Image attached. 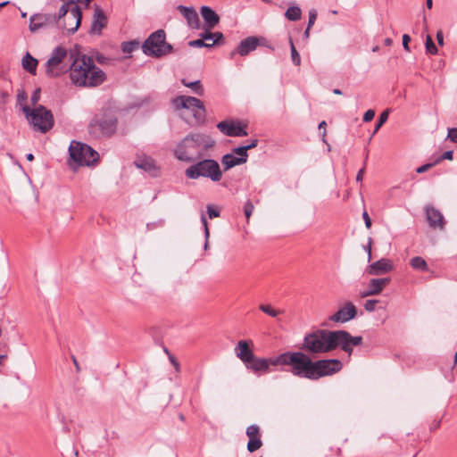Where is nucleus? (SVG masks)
Wrapping results in <instances>:
<instances>
[{"label": "nucleus", "mask_w": 457, "mask_h": 457, "mask_svg": "<svg viewBox=\"0 0 457 457\" xmlns=\"http://www.w3.org/2000/svg\"><path fill=\"white\" fill-rule=\"evenodd\" d=\"M200 12L207 29H212L218 25L220 17L211 7L203 5L200 9Z\"/></svg>", "instance_id": "24"}, {"label": "nucleus", "mask_w": 457, "mask_h": 457, "mask_svg": "<svg viewBox=\"0 0 457 457\" xmlns=\"http://www.w3.org/2000/svg\"><path fill=\"white\" fill-rule=\"evenodd\" d=\"M394 266L389 259L382 258L367 268V272L370 275L378 276L386 274L393 270Z\"/></svg>", "instance_id": "21"}, {"label": "nucleus", "mask_w": 457, "mask_h": 457, "mask_svg": "<svg viewBox=\"0 0 457 457\" xmlns=\"http://www.w3.org/2000/svg\"><path fill=\"white\" fill-rule=\"evenodd\" d=\"M411 41V37L408 34H404L403 36V46L406 51H410L409 43Z\"/></svg>", "instance_id": "55"}, {"label": "nucleus", "mask_w": 457, "mask_h": 457, "mask_svg": "<svg viewBox=\"0 0 457 457\" xmlns=\"http://www.w3.org/2000/svg\"><path fill=\"white\" fill-rule=\"evenodd\" d=\"M176 108H183L192 112L197 122H203L205 119V108L201 100L189 96H179L173 99Z\"/></svg>", "instance_id": "10"}, {"label": "nucleus", "mask_w": 457, "mask_h": 457, "mask_svg": "<svg viewBox=\"0 0 457 457\" xmlns=\"http://www.w3.org/2000/svg\"><path fill=\"white\" fill-rule=\"evenodd\" d=\"M389 278H372L369 282L368 289L361 294V297L377 295L382 292L384 287L389 283Z\"/></svg>", "instance_id": "22"}, {"label": "nucleus", "mask_w": 457, "mask_h": 457, "mask_svg": "<svg viewBox=\"0 0 457 457\" xmlns=\"http://www.w3.org/2000/svg\"><path fill=\"white\" fill-rule=\"evenodd\" d=\"M290 47H291L292 62L295 65H300L301 58H300V55H299L298 52L296 51L295 46V45H294L292 40H290Z\"/></svg>", "instance_id": "43"}, {"label": "nucleus", "mask_w": 457, "mask_h": 457, "mask_svg": "<svg viewBox=\"0 0 457 457\" xmlns=\"http://www.w3.org/2000/svg\"><path fill=\"white\" fill-rule=\"evenodd\" d=\"M55 23H57L56 14L36 13L30 16L29 27V30L34 33Z\"/></svg>", "instance_id": "15"}, {"label": "nucleus", "mask_w": 457, "mask_h": 457, "mask_svg": "<svg viewBox=\"0 0 457 457\" xmlns=\"http://www.w3.org/2000/svg\"><path fill=\"white\" fill-rule=\"evenodd\" d=\"M303 348L314 353V332H310L305 336Z\"/></svg>", "instance_id": "32"}, {"label": "nucleus", "mask_w": 457, "mask_h": 457, "mask_svg": "<svg viewBox=\"0 0 457 457\" xmlns=\"http://www.w3.org/2000/svg\"><path fill=\"white\" fill-rule=\"evenodd\" d=\"M67 56L65 48L55 47L46 63V74L50 78L59 77L66 71V67L62 64L63 60Z\"/></svg>", "instance_id": "11"}, {"label": "nucleus", "mask_w": 457, "mask_h": 457, "mask_svg": "<svg viewBox=\"0 0 457 457\" xmlns=\"http://www.w3.org/2000/svg\"><path fill=\"white\" fill-rule=\"evenodd\" d=\"M207 213L210 219L217 218L220 216V211L215 209L212 205H207Z\"/></svg>", "instance_id": "49"}, {"label": "nucleus", "mask_w": 457, "mask_h": 457, "mask_svg": "<svg viewBox=\"0 0 457 457\" xmlns=\"http://www.w3.org/2000/svg\"><path fill=\"white\" fill-rule=\"evenodd\" d=\"M63 2V4L60 7L58 12L57 21L60 20L62 17L65 16L69 12L70 15L69 18L74 21L75 24L73 27L66 28L68 32L71 34L75 33L80 23H81V12L79 7L75 4L74 0H62Z\"/></svg>", "instance_id": "12"}, {"label": "nucleus", "mask_w": 457, "mask_h": 457, "mask_svg": "<svg viewBox=\"0 0 457 457\" xmlns=\"http://www.w3.org/2000/svg\"><path fill=\"white\" fill-rule=\"evenodd\" d=\"M447 137L453 143H457V128L448 129Z\"/></svg>", "instance_id": "50"}, {"label": "nucleus", "mask_w": 457, "mask_h": 457, "mask_svg": "<svg viewBox=\"0 0 457 457\" xmlns=\"http://www.w3.org/2000/svg\"><path fill=\"white\" fill-rule=\"evenodd\" d=\"M231 154H233L234 155L237 154V158H245V162H247L248 154L247 148L245 147V145L234 148Z\"/></svg>", "instance_id": "41"}, {"label": "nucleus", "mask_w": 457, "mask_h": 457, "mask_svg": "<svg viewBox=\"0 0 457 457\" xmlns=\"http://www.w3.org/2000/svg\"><path fill=\"white\" fill-rule=\"evenodd\" d=\"M326 126H327V123H326V121L323 120L318 125V129L320 132V137H321L322 142L327 145V150H328V152H329L330 145L328 144V142L326 140Z\"/></svg>", "instance_id": "40"}, {"label": "nucleus", "mask_w": 457, "mask_h": 457, "mask_svg": "<svg viewBox=\"0 0 457 457\" xmlns=\"http://www.w3.org/2000/svg\"><path fill=\"white\" fill-rule=\"evenodd\" d=\"M70 77L76 86L90 87L101 85L106 79L93 58L86 54H79L75 58L70 68Z\"/></svg>", "instance_id": "2"}, {"label": "nucleus", "mask_w": 457, "mask_h": 457, "mask_svg": "<svg viewBox=\"0 0 457 457\" xmlns=\"http://www.w3.org/2000/svg\"><path fill=\"white\" fill-rule=\"evenodd\" d=\"M424 211L429 228L439 230L445 229L446 221L444 215L438 209L431 204H427Z\"/></svg>", "instance_id": "14"}, {"label": "nucleus", "mask_w": 457, "mask_h": 457, "mask_svg": "<svg viewBox=\"0 0 457 457\" xmlns=\"http://www.w3.org/2000/svg\"><path fill=\"white\" fill-rule=\"evenodd\" d=\"M182 84L185 86V87H187L189 88H191V90L193 91V93L198 95V96H203L204 94V88H203V86L201 84V81L200 80H195V81H192V82H187L185 79H183L181 80Z\"/></svg>", "instance_id": "30"}, {"label": "nucleus", "mask_w": 457, "mask_h": 457, "mask_svg": "<svg viewBox=\"0 0 457 457\" xmlns=\"http://www.w3.org/2000/svg\"><path fill=\"white\" fill-rule=\"evenodd\" d=\"M273 366L287 365L293 375L300 378L314 379V361L302 352H286L272 361Z\"/></svg>", "instance_id": "4"}, {"label": "nucleus", "mask_w": 457, "mask_h": 457, "mask_svg": "<svg viewBox=\"0 0 457 457\" xmlns=\"http://www.w3.org/2000/svg\"><path fill=\"white\" fill-rule=\"evenodd\" d=\"M170 361L172 363V365L174 366V368L176 369V370L179 371V363L176 360V358L173 356H170Z\"/></svg>", "instance_id": "62"}, {"label": "nucleus", "mask_w": 457, "mask_h": 457, "mask_svg": "<svg viewBox=\"0 0 457 457\" xmlns=\"http://www.w3.org/2000/svg\"><path fill=\"white\" fill-rule=\"evenodd\" d=\"M312 25H314V10L309 12L308 26L303 33V40H306L310 37V29Z\"/></svg>", "instance_id": "42"}, {"label": "nucleus", "mask_w": 457, "mask_h": 457, "mask_svg": "<svg viewBox=\"0 0 457 457\" xmlns=\"http://www.w3.org/2000/svg\"><path fill=\"white\" fill-rule=\"evenodd\" d=\"M27 93L23 89L18 90L16 96L17 104L21 105V107L22 108L23 105H26L24 103L27 100Z\"/></svg>", "instance_id": "45"}, {"label": "nucleus", "mask_w": 457, "mask_h": 457, "mask_svg": "<svg viewBox=\"0 0 457 457\" xmlns=\"http://www.w3.org/2000/svg\"><path fill=\"white\" fill-rule=\"evenodd\" d=\"M374 116H375V112L373 110L370 109L365 112L362 120L364 122H369L373 120Z\"/></svg>", "instance_id": "52"}, {"label": "nucleus", "mask_w": 457, "mask_h": 457, "mask_svg": "<svg viewBox=\"0 0 457 457\" xmlns=\"http://www.w3.org/2000/svg\"><path fill=\"white\" fill-rule=\"evenodd\" d=\"M257 145H258V139L253 138L250 141V143L248 145H245V147H246L247 151H248V150H251V149L256 147Z\"/></svg>", "instance_id": "59"}, {"label": "nucleus", "mask_w": 457, "mask_h": 457, "mask_svg": "<svg viewBox=\"0 0 457 457\" xmlns=\"http://www.w3.org/2000/svg\"><path fill=\"white\" fill-rule=\"evenodd\" d=\"M221 163L224 166V170L227 171L237 165L245 163V158H237L233 154H226L221 158Z\"/></svg>", "instance_id": "27"}, {"label": "nucleus", "mask_w": 457, "mask_h": 457, "mask_svg": "<svg viewBox=\"0 0 457 457\" xmlns=\"http://www.w3.org/2000/svg\"><path fill=\"white\" fill-rule=\"evenodd\" d=\"M107 22L108 19L103 9L98 5H95L89 32L95 35H101L102 29L106 27Z\"/></svg>", "instance_id": "18"}, {"label": "nucleus", "mask_w": 457, "mask_h": 457, "mask_svg": "<svg viewBox=\"0 0 457 457\" xmlns=\"http://www.w3.org/2000/svg\"><path fill=\"white\" fill-rule=\"evenodd\" d=\"M357 315V309L352 302H346L345 305L336 312L329 320L333 322L345 323Z\"/></svg>", "instance_id": "16"}, {"label": "nucleus", "mask_w": 457, "mask_h": 457, "mask_svg": "<svg viewBox=\"0 0 457 457\" xmlns=\"http://www.w3.org/2000/svg\"><path fill=\"white\" fill-rule=\"evenodd\" d=\"M388 116H389V110L388 109L385 110L379 115V118L377 120V123H376L373 134L377 133L378 131V129L383 126V124L386 122V120H388Z\"/></svg>", "instance_id": "34"}, {"label": "nucleus", "mask_w": 457, "mask_h": 457, "mask_svg": "<svg viewBox=\"0 0 457 457\" xmlns=\"http://www.w3.org/2000/svg\"><path fill=\"white\" fill-rule=\"evenodd\" d=\"M301 13V9L298 6H291L286 11L285 17L289 21H295L300 20Z\"/></svg>", "instance_id": "31"}, {"label": "nucleus", "mask_w": 457, "mask_h": 457, "mask_svg": "<svg viewBox=\"0 0 457 457\" xmlns=\"http://www.w3.org/2000/svg\"><path fill=\"white\" fill-rule=\"evenodd\" d=\"M117 118L112 113L96 114L88 126L89 134L95 138L109 137L117 129Z\"/></svg>", "instance_id": "8"}, {"label": "nucleus", "mask_w": 457, "mask_h": 457, "mask_svg": "<svg viewBox=\"0 0 457 457\" xmlns=\"http://www.w3.org/2000/svg\"><path fill=\"white\" fill-rule=\"evenodd\" d=\"M71 159L79 166H91L97 163L99 154L91 146L78 141H71L69 146Z\"/></svg>", "instance_id": "9"}, {"label": "nucleus", "mask_w": 457, "mask_h": 457, "mask_svg": "<svg viewBox=\"0 0 457 457\" xmlns=\"http://www.w3.org/2000/svg\"><path fill=\"white\" fill-rule=\"evenodd\" d=\"M38 64L37 59L34 58L29 52L25 54L21 60V66L23 70L31 75L37 74V67Z\"/></svg>", "instance_id": "26"}, {"label": "nucleus", "mask_w": 457, "mask_h": 457, "mask_svg": "<svg viewBox=\"0 0 457 457\" xmlns=\"http://www.w3.org/2000/svg\"><path fill=\"white\" fill-rule=\"evenodd\" d=\"M441 425V420H434L433 423L430 425V431H435Z\"/></svg>", "instance_id": "60"}, {"label": "nucleus", "mask_w": 457, "mask_h": 457, "mask_svg": "<svg viewBox=\"0 0 457 457\" xmlns=\"http://www.w3.org/2000/svg\"><path fill=\"white\" fill-rule=\"evenodd\" d=\"M364 171H365V167H362V168L358 171V173H357V175H356V181H358V182H361V181H362Z\"/></svg>", "instance_id": "61"}, {"label": "nucleus", "mask_w": 457, "mask_h": 457, "mask_svg": "<svg viewBox=\"0 0 457 457\" xmlns=\"http://www.w3.org/2000/svg\"><path fill=\"white\" fill-rule=\"evenodd\" d=\"M436 40L439 45L442 46L444 44V36L441 30L436 33Z\"/></svg>", "instance_id": "64"}, {"label": "nucleus", "mask_w": 457, "mask_h": 457, "mask_svg": "<svg viewBox=\"0 0 457 457\" xmlns=\"http://www.w3.org/2000/svg\"><path fill=\"white\" fill-rule=\"evenodd\" d=\"M217 128L221 133L228 137H245L248 135L245 127H242L239 122L220 121L217 124Z\"/></svg>", "instance_id": "17"}, {"label": "nucleus", "mask_w": 457, "mask_h": 457, "mask_svg": "<svg viewBox=\"0 0 457 457\" xmlns=\"http://www.w3.org/2000/svg\"><path fill=\"white\" fill-rule=\"evenodd\" d=\"M371 243H372V239H371V237H369L368 245L364 247L365 251L368 253V261L369 262L371 260Z\"/></svg>", "instance_id": "58"}, {"label": "nucleus", "mask_w": 457, "mask_h": 457, "mask_svg": "<svg viewBox=\"0 0 457 457\" xmlns=\"http://www.w3.org/2000/svg\"><path fill=\"white\" fill-rule=\"evenodd\" d=\"M201 221L203 223L204 230V237H205L204 249L206 250L209 245L208 238L210 237V231H209V228H208L207 219L204 213L201 215Z\"/></svg>", "instance_id": "38"}, {"label": "nucleus", "mask_w": 457, "mask_h": 457, "mask_svg": "<svg viewBox=\"0 0 457 457\" xmlns=\"http://www.w3.org/2000/svg\"><path fill=\"white\" fill-rule=\"evenodd\" d=\"M262 445V442L261 440V437L257 438H249V441L247 443V450L250 453H253L254 451L261 448Z\"/></svg>", "instance_id": "33"}, {"label": "nucleus", "mask_w": 457, "mask_h": 457, "mask_svg": "<svg viewBox=\"0 0 457 457\" xmlns=\"http://www.w3.org/2000/svg\"><path fill=\"white\" fill-rule=\"evenodd\" d=\"M138 46V43L136 42V41H129V42H124L122 44V46H121V49L124 53L126 54H130L132 53L133 51H135Z\"/></svg>", "instance_id": "37"}, {"label": "nucleus", "mask_w": 457, "mask_h": 457, "mask_svg": "<svg viewBox=\"0 0 457 457\" xmlns=\"http://www.w3.org/2000/svg\"><path fill=\"white\" fill-rule=\"evenodd\" d=\"M253 345L252 340H240L235 347L236 356L241 360L244 364L249 362V361L254 356V353L251 348Z\"/></svg>", "instance_id": "19"}, {"label": "nucleus", "mask_w": 457, "mask_h": 457, "mask_svg": "<svg viewBox=\"0 0 457 457\" xmlns=\"http://www.w3.org/2000/svg\"><path fill=\"white\" fill-rule=\"evenodd\" d=\"M272 361L273 359L259 358L254 355L245 366L254 373H266L269 372Z\"/></svg>", "instance_id": "20"}, {"label": "nucleus", "mask_w": 457, "mask_h": 457, "mask_svg": "<svg viewBox=\"0 0 457 457\" xmlns=\"http://www.w3.org/2000/svg\"><path fill=\"white\" fill-rule=\"evenodd\" d=\"M436 163L434 162H430V163H426L424 165H421L420 167H418L416 169V172L417 173H423V172H426L427 170H428L430 168H432L433 166H435Z\"/></svg>", "instance_id": "51"}, {"label": "nucleus", "mask_w": 457, "mask_h": 457, "mask_svg": "<svg viewBox=\"0 0 457 457\" xmlns=\"http://www.w3.org/2000/svg\"><path fill=\"white\" fill-rule=\"evenodd\" d=\"M215 140L209 135L192 133L185 137L174 150L175 157L184 162L193 163L204 157L205 153L213 147Z\"/></svg>", "instance_id": "3"}, {"label": "nucleus", "mask_w": 457, "mask_h": 457, "mask_svg": "<svg viewBox=\"0 0 457 457\" xmlns=\"http://www.w3.org/2000/svg\"><path fill=\"white\" fill-rule=\"evenodd\" d=\"M362 218L364 220L366 228H370V227H371V220H370V216H369L367 212H364L362 213Z\"/></svg>", "instance_id": "57"}, {"label": "nucleus", "mask_w": 457, "mask_h": 457, "mask_svg": "<svg viewBox=\"0 0 457 457\" xmlns=\"http://www.w3.org/2000/svg\"><path fill=\"white\" fill-rule=\"evenodd\" d=\"M453 159V151H445L441 156L437 157L435 163H439L443 160L452 161Z\"/></svg>", "instance_id": "48"}, {"label": "nucleus", "mask_w": 457, "mask_h": 457, "mask_svg": "<svg viewBox=\"0 0 457 457\" xmlns=\"http://www.w3.org/2000/svg\"><path fill=\"white\" fill-rule=\"evenodd\" d=\"M166 35L163 29L153 32L143 43L142 50L148 56L159 58L170 54L173 47L166 42Z\"/></svg>", "instance_id": "7"}, {"label": "nucleus", "mask_w": 457, "mask_h": 457, "mask_svg": "<svg viewBox=\"0 0 457 457\" xmlns=\"http://www.w3.org/2000/svg\"><path fill=\"white\" fill-rule=\"evenodd\" d=\"M410 265L413 270L420 271H428V266L424 258L420 256L412 257L410 260Z\"/></svg>", "instance_id": "29"}, {"label": "nucleus", "mask_w": 457, "mask_h": 457, "mask_svg": "<svg viewBox=\"0 0 457 457\" xmlns=\"http://www.w3.org/2000/svg\"><path fill=\"white\" fill-rule=\"evenodd\" d=\"M246 435L249 438L261 437L260 428L257 425H251L246 428Z\"/></svg>", "instance_id": "36"}, {"label": "nucleus", "mask_w": 457, "mask_h": 457, "mask_svg": "<svg viewBox=\"0 0 457 457\" xmlns=\"http://www.w3.org/2000/svg\"><path fill=\"white\" fill-rule=\"evenodd\" d=\"M258 46V38L255 37H248L242 40L235 51L231 53V56L235 54H238L241 56L247 55L250 52L256 49Z\"/></svg>", "instance_id": "23"}, {"label": "nucleus", "mask_w": 457, "mask_h": 457, "mask_svg": "<svg viewBox=\"0 0 457 457\" xmlns=\"http://www.w3.org/2000/svg\"><path fill=\"white\" fill-rule=\"evenodd\" d=\"M259 309L263 312L264 313L268 314L269 316L270 317H277L278 315H279L280 313H282L281 311H278V310H275L273 308H271L270 305L269 304H261L259 306Z\"/></svg>", "instance_id": "35"}, {"label": "nucleus", "mask_w": 457, "mask_h": 457, "mask_svg": "<svg viewBox=\"0 0 457 457\" xmlns=\"http://www.w3.org/2000/svg\"><path fill=\"white\" fill-rule=\"evenodd\" d=\"M185 175L190 179L205 178L212 182H219L222 179V170L217 161L203 157L187 167Z\"/></svg>", "instance_id": "5"}, {"label": "nucleus", "mask_w": 457, "mask_h": 457, "mask_svg": "<svg viewBox=\"0 0 457 457\" xmlns=\"http://www.w3.org/2000/svg\"><path fill=\"white\" fill-rule=\"evenodd\" d=\"M135 163L137 168L144 170L152 176H156L158 173V169L155 166L154 161L151 158H144L137 161Z\"/></svg>", "instance_id": "28"}, {"label": "nucleus", "mask_w": 457, "mask_h": 457, "mask_svg": "<svg viewBox=\"0 0 457 457\" xmlns=\"http://www.w3.org/2000/svg\"><path fill=\"white\" fill-rule=\"evenodd\" d=\"M343 363L339 359H323L316 361V378L332 376L339 372Z\"/></svg>", "instance_id": "13"}, {"label": "nucleus", "mask_w": 457, "mask_h": 457, "mask_svg": "<svg viewBox=\"0 0 457 457\" xmlns=\"http://www.w3.org/2000/svg\"><path fill=\"white\" fill-rule=\"evenodd\" d=\"M10 95L7 91H0V103L5 104L8 103Z\"/></svg>", "instance_id": "54"}, {"label": "nucleus", "mask_w": 457, "mask_h": 457, "mask_svg": "<svg viewBox=\"0 0 457 457\" xmlns=\"http://www.w3.org/2000/svg\"><path fill=\"white\" fill-rule=\"evenodd\" d=\"M425 45H426V51L428 54H436L437 53V47L436 46V45L430 36H427Z\"/></svg>", "instance_id": "39"}, {"label": "nucleus", "mask_w": 457, "mask_h": 457, "mask_svg": "<svg viewBox=\"0 0 457 457\" xmlns=\"http://www.w3.org/2000/svg\"><path fill=\"white\" fill-rule=\"evenodd\" d=\"M40 99V88H37L31 97H30V101L32 103V104H36Z\"/></svg>", "instance_id": "53"}, {"label": "nucleus", "mask_w": 457, "mask_h": 457, "mask_svg": "<svg viewBox=\"0 0 457 457\" xmlns=\"http://www.w3.org/2000/svg\"><path fill=\"white\" fill-rule=\"evenodd\" d=\"M22 112L35 131L46 133L54 127V115L44 105H37L33 109L28 105H23Z\"/></svg>", "instance_id": "6"}, {"label": "nucleus", "mask_w": 457, "mask_h": 457, "mask_svg": "<svg viewBox=\"0 0 457 457\" xmlns=\"http://www.w3.org/2000/svg\"><path fill=\"white\" fill-rule=\"evenodd\" d=\"M214 35H215V37L212 40V43H214V44L218 43L220 39L223 38V35L221 32H214Z\"/></svg>", "instance_id": "63"}, {"label": "nucleus", "mask_w": 457, "mask_h": 457, "mask_svg": "<svg viewBox=\"0 0 457 457\" xmlns=\"http://www.w3.org/2000/svg\"><path fill=\"white\" fill-rule=\"evenodd\" d=\"M253 209H254V207L251 201L245 202V204L244 205V212H245V215L247 220H249V218L251 217V215L253 212Z\"/></svg>", "instance_id": "47"}, {"label": "nucleus", "mask_w": 457, "mask_h": 457, "mask_svg": "<svg viewBox=\"0 0 457 457\" xmlns=\"http://www.w3.org/2000/svg\"><path fill=\"white\" fill-rule=\"evenodd\" d=\"M378 303H379V301L377 299L367 300L364 303V309L370 312H373Z\"/></svg>", "instance_id": "46"}, {"label": "nucleus", "mask_w": 457, "mask_h": 457, "mask_svg": "<svg viewBox=\"0 0 457 457\" xmlns=\"http://www.w3.org/2000/svg\"><path fill=\"white\" fill-rule=\"evenodd\" d=\"M178 9L179 10L180 13L184 16V18L187 20V22L189 27H191L192 29L200 28L198 14L193 7L179 5Z\"/></svg>", "instance_id": "25"}, {"label": "nucleus", "mask_w": 457, "mask_h": 457, "mask_svg": "<svg viewBox=\"0 0 457 457\" xmlns=\"http://www.w3.org/2000/svg\"><path fill=\"white\" fill-rule=\"evenodd\" d=\"M362 342V337L352 336L346 330H316V353H328L340 349L350 360L353 347L361 345Z\"/></svg>", "instance_id": "1"}, {"label": "nucleus", "mask_w": 457, "mask_h": 457, "mask_svg": "<svg viewBox=\"0 0 457 457\" xmlns=\"http://www.w3.org/2000/svg\"><path fill=\"white\" fill-rule=\"evenodd\" d=\"M201 38L204 41V40H213L215 35L214 33L212 32H210V31H206V32H204L202 33L201 35Z\"/></svg>", "instance_id": "56"}, {"label": "nucleus", "mask_w": 457, "mask_h": 457, "mask_svg": "<svg viewBox=\"0 0 457 457\" xmlns=\"http://www.w3.org/2000/svg\"><path fill=\"white\" fill-rule=\"evenodd\" d=\"M188 45L193 47H207V48H209V47H212L214 45V43L206 44L205 41H204L202 38H199V39L189 41Z\"/></svg>", "instance_id": "44"}]
</instances>
